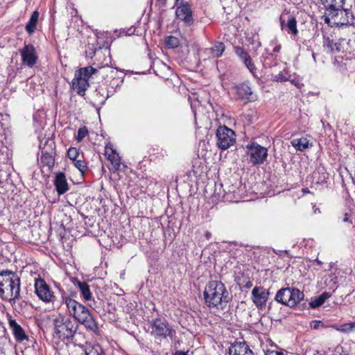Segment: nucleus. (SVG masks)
<instances>
[{
	"mask_svg": "<svg viewBox=\"0 0 355 355\" xmlns=\"http://www.w3.org/2000/svg\"><path fill=\"white\" fill-rule=\"evenodd\" d=\"M63 303L66 305L69 314L87 329L96 332L98 326L89 310L70 297H63Z\"/></svg>",
	"mask_w": 355,
	"mask_h": 355,
	"instance_id": "1",
	"label": "nucleus"
},
{
	"mask_svg": "<svg viewBox=\"0 0 355 355\" xmlns=\"http://www.w3.org/2000/svg\"><path fill=\"white\" fill-rule=\"evenodd\" d=\"M206 304L209 307L223 309L229 302V293L225 285L218 281L209 282L204 291Z\"/></svg>",
	"mask_w": 355,
	"mask_h": 355,
	"instance_id": "2",
	"label": "nucleus"
},
{
	"mask_svg": "<svg viewBox=\"0 0 355 355\" xmlns=\"http://www.w3.org/2000/svg\"><path fill=\"white\" fill-rule=\"evenodd\" d=\"M20 280L10 271L0 273V296L7 300H15L19 297Z\"/></svg>",
	"mask_w": 355,
	"mask_h": 355,
	"instance_id": "3",
	"label": "nucleus"
},
{
	"mask_svg": "<svg viewBox=\"0 0 355 355\" xmlns=\"http://www.w3.org/2000/svg\"><path fill=\"white\" fill-rule=\"evenodd\" d=\"M97 69L92 67H87L80 69L75 72V76L72 80L73 89L80 95L84 96L85 91L89 87V79L96 73Z\"/></svg>",
	"mask_w": 355,
	"mask_h": 355,
	"instance_id": "4",
	"label": "nucleus"
},
{
	"mask_svg": "<svg viewBox=\"0 0 355 355\" xmlns=\"http://www.w3.org/2000/svg\"><path fill=\"white\" fill-rule=\"evenodd\" d=\"M324 17L326 24H333L337 26L351 24L354 21V17L350 10L343 9V8L327 10Z\"/></svg>",
	"mask_w": 355,
	"mask_h": 355,
	"instance_id": "5",
	"label": "nucleus"
},
{
	"mask_svg": "<svg viewBox=\"0 0 355 355\" xmlns=\"http://www.w3.org/2000/svg\"><path fill=\"white\" fill-rule=\"evenodd\" d=\"M54 333L62 339H69L73 337L77 327L67 317L59 315L53 320Z\"/></svg>",
	"mask_w": 355,
	"mask_h": 355,
	"instance_id": "6",
	"label": "nucleus"
},
{
	"mask_svg": "<svg viewBox=\"0 0 355 355\" xmlns=\"http://www.w3.org/2000/svg\"><path fill=\"white\" fill-rule=\"evenodd\" d=\"M304 298V293L299 289L284 288L279 290L275 296V300L283 304L293 307Z\"/></svg>",
	"mask_w": 355,
	"mask_h": 355,
	"instance_id": "7",
	"label": "nucleus"
},
{
	"mask_svg": "<svg viewBox=\"0 0 355 355\" xmlns=\"http://www.w3.org/2000/svg\"><path fill=\"white\" fill-rule=\"evenodd\" d=\"M216 144L222 150L229 148L236 141L234 132L226 126L218 127L216 130Z\"/></svg>",
	"mask_w": 355,
	"mask_h": 355,
	"instance_id": "8",
	"label": "nucleus"
},
{
	"mask_svg": "<svg viewBox=\"0 0 355 355\" xmlns=\"http://www.w3.org/2000/svg\"><path fill=\"white\" fill-rule=\"evenodd\" d=\"M151 334L160 339L172 338L174 330L168 325L164 319L157 318L150 322Z\"/></svg>",
	"mask_w": 355,
	"mask_h": 355,
	"instance_id": "9",
	"label": "nucleus"
},
{
	"mask_svg": "<svg viewBox=\"0 0 355 355\" xmlns=\"http://www.w3.org/2000/svg\"><path fill=\"white\" fill-rule=\"evenodd\" d=\"M248 154L250 156V162L254 165L263 164L268 156L266 148L258 144L253 143L247 146Z\"/></svg>",
	"mask_w": 355,
	"mask_h": 355,
	"instance_id": "10",
	"label": "nucleus"
},
{
	"mask_svg": "<svg viewBox=\"0 0 355 355\" xmlns=\"http://www.w3.org/2000/svg\"><path fill=\"white\" fill-rule=\"evenodd\" d=\"M35 293L38 297L45 302H52L55 297L49 286L42 279H37L35 282Z\"/></svg>",
	"mask_w": 355,
	"mask_h": 355,
	"instance_id": "11",
	"label": "nucleus"
},
{
	"mask_svg": "<svg viewBox=\"0 0 355 355\" xmlns=\"http://www.w3.org/2000/svg\"><path fill=\"white\" fill-rule=\"evenodd\" d=\"M269 292L261 286H255L252 291V300L259 309L266 306Z\"/></svg>",
	"mask_w": 355,
	"mask_h": 355,
	"instance_id": "12",
	"label": "nucleus"
},
{
	"mask_svg": "<svg viewBox=\"0 0 355 355\" xmlns=\"http://www.w3.org/2000/svg\"><path fill=\"white\" fill-rule=\"evenodd\" d=\"M234 90L239 98L243 101L245 103L257 100V96L253 94L251 88L247 83H242L235 86Z\"/></svg>",
	"mask_w": 355,
	"mask_h": 355,
	"instance_id": "13",
	"label": "nucleus"
},
{
	"mask_svg": "<svg viewBox=\"0 0 355 355\" xmlns=\"http://www.w3.org/2000/svg\"><path fill=\"white\" fill-rule=\"evenodd\" d=\"M175 15L177 19L182 20L187 26L193 23L192 12L188 3H180L177 7Z\"/></svg>",
	"mask_w": 355,
	"mask_h": 355,
	"instance_id": "14",
	"label": "nucleus"
},
{
	"mask_svg": "<svg viewBox=\"0 0 355 355\" xmlns=\"http://www.w3.org/2000/svg\"><path fill=\"white\" fill-rule=\"evenodd\" d=\"M21 60L24 64L32 67L37 60L35 49L31 44L26 45L21 51Z\"/></svg>",
	"mask_w": 355,
	"mask_h": 355,
	"instance_id": "15",
	"label": "nucleus"
},
{
	"mask_svg": "<svg viewBox=\"0 0 355 355\" xmlns=\"http://www.w3.org/2000/svg\"><path fill=\"white\" fill-rule=\"evenodd\" d=\"M105 155L110 161L114 168L116 170H119L121 168V157L111 144L105 146Z\"/></svg>",
	"mask_w": 355,
	"mask_h": 355,
	"instance_id": "16",
	"label": "nucleus"
},
{
	"mask_svg": "<svg viewBox=\"0 0 355 355\" xmlns=\"http://www.w3.org/2000/svg\"><path fill=\"white\" fill-rule=\"evenodd\" d=\"M230 355H254L252 351L245 343H236L229 348Z\"/></svg>",
	"mask_w": 355,
	"mask_h": 355,
	"instance_id": "17",
	"label": "nucleus"
},
{
	"mask_svg": "<svg viewBox=\"0 0 355 355\" xmlns=\"http://www.w3.org/2000/svg\"><path fill=\"white\" fill-rule=\"evenodd\" d=\"M235 53L239 58L243 61L246 67L250 70L251 73H253L255 67L252 62V59L248 53L242 48L237 46L235 48Z\"/></svg>",
	"mask_w": 355,
	"mask_h": 355,
	"instance_id": "18",
	"label": "nucleus"
},
{
	"mask_svg": "<svg viewBox=\"0 0 355 355\" xmlns=\"http://www.w3.org/2000/svg\"><path fill=\"white\" fill-rule=\"evenodd\" d=\"M225 49V47L223 43L217 42L211 48L205 49L204 53L208 55L209 58H216L222 55Z\"/></svg>",
	"mask_w": 355,
	"mask_h": 355,
	"instance_id": "19",
	"label": "nucleus"
},
{
	"mask_svg": "<svg viewBox=\"0 0 355 355\" xmlns=\"http://www.w3.org/2000/svg\"><path fill=\"white\" fill-rule=\"evenodd\" d=\"M9 325L17 341L21 342L27 339L24 329L15 320H10Z\"/></svg>",
	"mask_w": 355,
	"mask_h": 355,
	"instance_id": "20",
	"label": "nucleus"
},
{
	"mask_svg": "<svg viewBox=\"0 0 355 355\" xmlns=\"http://www.w3.org/2000/svg\"><path fill=\"white\" fill-rule=\"evenodd\" d=\"M55 185L59 195H62L68 191V184L64 173H60L56 175Z\"/></svg>",
	"mask_w": 355,
	"mask_h": 355,
	"instance_id": "21",
	"label": "nucleus"
},
{
	"mask_svg": "<svg viewBox=\"0 0 355 355\" xmlns=\"http://www.w3.org/2000/svg\"><path fill=\"white\" fill-rule=\"evenodd\" d=\"M292 146L297 150L304 151L311 146L309 140L306 137L294 139L291 141Z\"/></svg>",
	"mask_w": 355,
	"mask_h": 355,
	"instance_id": "22",
	"label": "nucleus"
},
{
	"mask_svg": "<svg viewBox=\"0 0 355 355\" xmlns=\"http://www.w3.org/2000/svg\"><path fill=\"white\" fill-rule=\"evenodd\" d=\"M76 286L80 290L81 295L85 299V300L89 301L92 300V293L87 284L85 282H78Z\"/></svg>",
	"mask_w": 355,
	"mask_h": 355,
	"instance_id": "23",
	"label": "nucleus"
},
{
	"mask_svg": "<svg viewBox=\"0 0 355 355\" xmlns=\"http://www.w3.org/2000/svg\"><path fill=\"white\" fill-rule=\"evenodd\" d=\"M326 7V12L330 9L342 8L345 0H321Z\"/></svg>",
	"mask_w": 355,
	"mask_h": 355,
	"instance_id": "24",
	"label": "nucleus"
},
{
	"mask_svg": "<svg viewBox=\"0 0 355 355\" xmlns=\"http://www.w3.org/2000/svg\"><path fill=\"white\" fill-rule=\"evenodd\" d=\"M39 17V12L37 11H34L31 17V19H29V21L26 26V31L31 34L34 32L37 22Z\"/></svg>",
	"mask_w": 355,
	"mask_h": 355,
	"instance_id": "25",
	"label": "nucleus"
},
{
	"mask_svg": "<svg viewBox=\"0 0 355 355\" xmlns=\"http://www.w3.org/2000/svg\"><path fill=\"white\" fill-rule=\"evenodd\" d=\"M329 297L330 294L329 293H323L318 298L312 300L310 302V306L312 308H318L321 306Z\"/></svg>",
	"mask_w": 355,
	"mask_h": 355,
	"instance_id": "26",
	"label": "nucleus"
},
{
	"mask_svg": "<svg viewBox=\"0 0 355 355\" xmlns=\"http://www.w3.org/2000/svg\"><path fill=\"white\" fill-rule=\"evenodd\" d=\"M286 27L288 29V31L296 35L298 33V31L297 28V21L294 17L291 16L287 21Z\"/></svg>",
	"mask_w": 355,
	"mask_h": 355,
	"instance_id": "27",
	"label": "nucleus"
},
{
	"mask_svg": "<svg viewBox=\"0 0 355 355\" xmlns=\"http://www.w3.org/2000/svg\"><path fill=\"white\" fill-rule=\"evenodd\" d=\"M86 355H105L103 348L96 345L87 349L86 351Z\"/></svg>",
	"mask_w": 355,
	"mask_h": 355,
	"instance_id": "28",
	"label": "nucleus"
},
{
	"mask_svg": "<svg viewBox=\"0 0 355 355\" xmlns=\"http://www.w3.org/2000/svg\"><path fill=\"white\" fill-rule=\"evenodd\" d=\"M166 44L169 48H176L180 44V41L178 37L174 36H168L166 38L165 40Z\"/></svg>",
	"mask_w": 355,
	"mask_h": 355,
	"instance_id": "29",
	"label": "nucleus"
},
{
	"mask_svg": "<svg viewBox=\"0 0 355 355\" xmlns=\"http://www.w3.org/2000/svg\"><path fill=\"white\" fill-rule=\"evenodd\" d=\"M41 161L42 163L46 164L49 168L54 165V159L49 153H47L42 154Z\"/></svg>",
	"mask_w": 355,
	"mask_h": 355,
	"instance_id": "30",
	"label": "nucleus"
},
{
	"mask_svg": "<svg viewBox=\"0 0 355 355\" xmlns=\"http://www.w3.org/2000/svg\"><path fill=\"white\" fill-rule=\"evenodd\" d=\"M73 164L79 170L82 175L84 174L87 168L85 161L81 159H77L76 161H73Z\"/></svg>",
	"mask_w": 355,
	"mask_h": 355,
	"instance_id": "31",
	"label": "nucleus"
},
{
	"mask_svg": "<svg viewBox=\"0 0 355 355\" xmlns=\"http://www.w3.org/2000/svg\"><path fill=\"white\" fill-rule=\"evenodd\" d=\"M67 155L72 162L76 161L80 157L79 151L76 148H70L68 150Z\"/></svg>",
	"mask_w": 355,
	"mask_h": 355,
	"instance_id": "32",
	"label": "nucleus"
},
{
	"mask_svg": "<svg viewBox=\"0 0 355 355\" xmlns=\"http://www.w3.org/2000/svg\"><path fill=\"white\" fill-rule=\"evenodd\" d=\"M88 135V130L87 127L83 126L78 129V135L76 137V140L80 142Z\"/></svg>",
	"mask_w": 355,
	"mask_h": 355,
	"instance_id": "33",
	"label": "nucleus"
},
{
	"mask_svg": "<svg viewBox=\"0 0 355 355\" xmlns=\"http://www.w3.org/2000/svg\"><path fill=\"white\" fill-rule=\"evenodd\" d=\"M336 329L343 333L352 332V322L336 326Z\"/></svg>",
	"mask_w": 355,
	"mask_h": 355,
	"instance_id": "34",
	"label": "nucleus"
},
{
	"mask_svg": "<svg viewBox=\"0 0 355 355\" xmlns=\"http://www.w3.org/2000/svg\"><path fill=\"white\" fill-rule=\"evenodd\" d=\"M100 69H101L103 71H102L103 73H106L107 76H108V74H110L111 76V77H113L114 75H115L116 73V69L114 68H112L109 66L101 67Z\"/></svg>",
	"mask_w": 355,
	"mask_h": 355,
	"instance_id": "35",
	"label": "nucleus"
},
{
	"mask_svg": "<svg viewBox=\"0 0 355 355\" xmlns=\"http://www.w3.org/2000/svg\"><path fill=\"white\" fill-rule=\"evenodd\" d=\"M275 80L277 81L284 82L288 80V78L284 75L283 73H279L275 76Z\"/></svg>",
	"mask_w": 355,
	"mask_h": 355,
	"instance_id": "36",
	"label": "nucleus"
},
{
	"mask_svg": "<svg viewBox=\"0 0 355 355\" xmlns=\"http://www.w3.org/2000/svg\"><path fill=\"white\" fill-rule=\"evenodd\" d=\"M266 355H286V354L282 352L271 351V352H268Z\"/></svg>",
	"mask_w": 355,
	"mask_h": 355,
	"instance_id": "37",
	"label": "nucleus"
},
{
	"mask_svg": "<svg viewBox=\"0 0 355 355\" xmlns=\"http://www.w3.org/2000/svg\"><path fill=\"white\" fill-rule=\"evenodd\" d=\"M211 234L209 232H207L205 233V236H206L207 239H209L211 237Z\"/></svg>",
	"mask_w": 355,
	"mask_h": 355,
	"instance_id": "38",
	"label": "nucleus"
},
{
	"mask_svg": "<svg viewBox=\"0 0 355 355\" xmlns=\"http://www.w3.org/2000/svg\"><path fill=\"white\" fill-rule=\"evenodd\" d=\"M280 46H277L274 48V51L278 52L280 50Z\"/></svg>",
	"mask_w": 355,
	"mask_h": 355,
	"instance_id": "39",
	"label": "nucleus"
},
{
	"mask_svg": "<svg viewBox=\"0 0 355 355\" xmlns=\"http://www.w3.org/2000/svg\"><path fill=\"white\" fill-rule=\"evenodd\" d=\"M315 325L313 327V329H317L318 327V326L320 325V322H315Z\"/></svg>",
	"mask_w": 355,
	"mask_h": 355,
	"instance_id": "40",
	"label": "nucleus"
},
{
	"mask_svg": "<svg viewBox=\"0 0 355 355\" xmlns=\"http://www.w3.org/2000/svg\"><path fill=\"white\" fill-rule=\"evenodd\" d=\"M352 332H355V322H352Z\"/></svg>",
	"mask_w": 355,
	"mask_h": 355,
	"instance_id": "41",
	"label": "nucleus"
},
{
	"mask_svg": "<svg viewBox=\"0 0 355 355\" xmlns=\"http://www.w3.org/2000/svg\"><path fill=\"white\" fill-rule=\"evenodd\" d=\"M334 355H349V354H346V353H344V354H341V353H336V354H334Z\"/></svg>",
	"mask_w": 355,
	"mask_h": 355,
	"instance_id": "42",
	"label": "nucleus"
},
{
	"mask_svg": "<svg viewBox=\"0 0 355 355\" xmlns=\"http://www.w3.org/2000/svg\"><path fill=\"white\" fill-rule=\"evenodd\" d=\"M347 220H348V218H347V214H346L345 218H344V219H343V221L344 222H347Z\"/></svg>",
	"mask_w": 355,
	"mask_h": 355,
	"instance_id": "43",
	"label": "nucleus"
},
{
	"mask_svg": "<svg viewBox=\"0 0 355 355\" xmlns=\"http://www.w3.org/2000/svg\"><path fill=\"white\" fill-rule=\"evenodd\" d=\"M313 355H323V354H320V353H319V352H316V353H315V354H314Z\"/></svg>",
	"mask_w": 355,
	"mask_h": 355,
	"instance_id": "44",
	"label": "nucleus"
},
{
	"mask_svg": "<svg viewBox=\"0 0 355 355\" xmlns=\"http://www.w3.org/2000/svg\"><path fill=\"white\" fill-rule=\"evenodd\" d=\"M303 191L304 192H309V190H308V189H303Z\"/></svg>",
	"mask_w": 355,
	"mask_h": 355,
	"instance_id": "45",
	"label": "nucleus"
}]
</instances>
